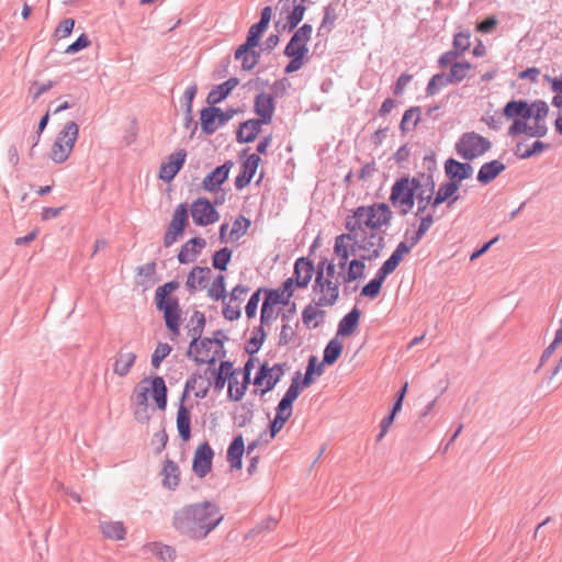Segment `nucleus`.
Segmentation results:
<instances>
[{"instance_id":"1","label":"nucleus","mask_w":562,"mask_h":562,"mask_svg":"<svg viewBox=\"0 0 562 562\" xmlns=\"http://www.w3.org/2000/svg\"><path fill=\"white\" fill-rule=\"evenodd\" d=\"M224 519L220 506L211 501L188 504L175 510L172 527L182 537L200 541Z\"/></svg>"},{"instance_id":"2","label":"nucleus","mask_w":562,"mask_h":562,"mask_svg":"<svg viewBox=\"0 0 562 562\" xmlns=\"http://www.w3.org/2000/svg\"><path fill=\"white\" fill-rule=\"evenodd\" d=\"M503 114L512 121L508 127L510 136L526 135L540 138L548 133L546 119L549 114V105L542 100L531 103L524 100L509 101L504 106Z\"/></svg>"},{"instance_id":"3","label":"nucleus","mask_w":562,"mask_h":562,"mask_svg":"<svg viewBox=\"0 0 562 562\" xmlns=\"http://www.w3.org/2000/svg\"><path fill=\"white\" fill-rule=\"evenodd\" d=\"M422 188V179L419 177L403 176L398 178L391 188L390 202L396 209H400L402 215H406L412 211L417 200L416 216L422 213V193L417 190Z\"/></svg>"},{"instance_id":"4","label":"nucleus","mask_w":562,"mask_h":562,"mask_svg":"<svg viewBox=\"0 0 562 562\" xmlns=\"http://www.w3.org/2000/svg\"><path fill=\"white\" fill-rule=\"evenodd\" d=\"M179 286L180 283L178 280H171L159 285L155 291V305L157 311L164 314V319L181 318L179 299L172 296V293L178 290Z\"/></svg>"},{"instance_id":"5","label":"nucleus","mask_w":562,"mask_h":562,"mask_svg":"<svg viewBox=\"0 0 562 562\" xmlns=\"http://www.w3.org/2000/svg\"><path fill=\"white\" fill-rule=\"evenodd\" d=\"M289 369L288 362L274 363L272 367L268 362L260 363L252 383L263 387L254 390V394L263 396L272 391Z\"/></svg>"},{"instance_id":"6","label":"nucleus","mask_w":562,"mask_h":562,"mask_svg":"<svg viewBox=\"0 0 562 562\" xmlns=\"http://www.w3.org/2000/svg\"><path fill=\"white\" fill-rule=\"evenodd\" d=\"M78 134L79 126L76 122L70 121L65 124L52 146L50 158L54 162L61 164L68 159L78 138Z\"/></svg>"},{"instance_id":"7","label":"nucleus","mask_w":562,"mask_h":562,"mask_svg":"<svg viewBox=\"0 0 562 562\" xmlns=\"http://www.w3.org/2000/svg\"><path fill=\"white\" fill-rule=\"evenodd\" d=\"M334 278L323 276L322 267L317 269L312 290L314 293L321 294L317 299H313V303L318 307L333 306L339 299V280L333 281Z\"/></svg>"},{"instance_id":"8","label":"nucleus","mask_w":562,"mask_h":562,"mask_svg":"<svg viewBox=\"0 0 562 562\" xmlns=\"http://www.w3.org/2000/svg\"><path fill=\"white\" fill-rule=\"evenodd\" d=\"M491 148V142L477 133L463 134L456 144V150L464 160H473Z\"/></svg>"},{"instance_id":"9","label":"nucleus","mask_w":562,"mask_h":562,"mask_svg":"<svg viewBox=\"0 0 562 562\" xmlns=\"http://www.w3.org/2000/svg\"><path fill=\"white\" fill-rule=\"evenodd\" d=\"M357 214L361 216L364 228L370 231H376L381 226L389 225L392 218V211L384 202L358 206Z\"/></svg>"},{"instance_id":"10","label":"nucleus","mask_w":562,"mask_h":562,"mask_svg":"<svg viewBox=\"0 0 562 562\" xmlns=\"http://www.w3.org/2000/svg\"><path fill=\"white\" fill-rule=\"evenodd\" d=\"M226 339H227V337L225 336V334L222 329L214 331L213 337H204L201 340L200 353L203 352V353L207 355L211 350V344H215L217 349L214 351L213 356L209 359L200 358L198 356L199 353H195V352H193V356L191 357V359H193V361L196 364L206 363L210 367L214 366L218 359H222L226 356V350L224 347V341Z\"/></svg>"},{"instance_id":"11","label":"nucleus","mask_w":562,"mask_h":562,"mask_svg":"<svg viewBox=\"0 0 562 562\" xmlns=\"http://www.w3.org/2000/svg\"><path fill=\"white\" fill-rule=\"evenodd\" d=\"M283 54L290 58L289 63L284 67L285 75L296 72L310 60L307 45L296 41L292 36L285 45Z\"/></svg>"},{"instance_id":"12","label":"nucleus","mask_w":562,"mask_h":562,"mask_svg":"<svg viewBox=\"0 0 562 562\" xmlns=\"http://www.w3.org/2000/svg\"><path fill=\"white\" fill-rule=\"evenodd\" d=\"M190 212L194 224L198 226H207L220 220V213L212 202L204 196L193 201Z\"/></svg>"},{"instance_id":"13","label":"nucleus","mask_w":562,"mask_h":562,"mask_svg":"<svg viewBox=\"0 0 562 562\" xmlns=\"http://www.w3.org/2000/svg\"><path fill=\"white\" fill-rule=\"evenodd\" d=\"M276 102L273 94L261 92L256 95L254 101V112L258 119H250L251 125L258 127L259 124H270L274 114Z\"/></svg>"},{"instance_id":"14","label":"nucleus","mask_w":562,"mask_h":562,"mask_svg":"<svg viewBox=\"0 0 562 562\" xmlns=\"http://www.w3.org/2000/svg\"><path fill=\"white\" fill-rule=\"evenodd\" d=\"M214 451L207 441L196 447L192 460V471L198 477L203 479L211 472Z\"/></svg>"},{"instance_id":"15","label":"nucleus","mask_w":562,"mask_h":562,"mask_svg":"<svg viewBox=\"0 0 562 562\" xmlns=\"http://www.w3.org/2000/svg\"><path fill=\"white\" fill-rule=\"evenodd\" d=\"M206 324V318L204 313L200 311H194L192 316L190 317L188 327V335L191 337V341L189 348L187 350V357L191 358L193 352L200 353L201 349V340L202 334Z\"/></svg>"},{"instance_id":"16","label":"nucleus","mask_w":562,"mask_h":562,"mask_svg":"<svg viewBox=\"0 0 562 562\" xmlns=\"http://www.w3.org/2000/svg\"><path fill=\"white\" fill-rule=\"evenodd\" d=\"M186 159L187 150L184 148H180L170 154L168 156V161L161 164L158 178L164 182H171L184 166Z\"/></svg>"},{"instance_id":"17","label":"nucleus","mask_w":562,"mask_h":562,"mask_svg":"<svg viewBox=\"0 0 562 562\" xmlns=\"http://www.w3.org/2000/svg\"><path fill=\"white\" fill-rule=\"evenodd\" d=\"M314 274H317V269L310 257H300L295 260L291 278L299 284V289H306Z\"/></svg>"},{"instance_id":"18","label":"nucleus","mask_w":562,"mask_h":562,"mask_svg":"<svg viewBox=\"0 0 562 562\" xmlns=\"http://www.w3.org/2000/svg\"><path fill=\"white\" fill-rule=\"evenodd\" d=\"M456 59L457 53L454 52H448L440 58V65L442 67L451 66L450 74L447 75L450 83L462 81L471 71V65L469 63H457Z\"/></svg>"},{"instance_id":"19","label":"nucleus","mask_w":562,"mask_h":562,"mask_svg":"<svg viewBox=\"0 0 562 562\" xmlns=\"http://www.w3.org/2000/svg\"><path fill=\"white\" fill-rule=\"evenodd\" d=\"M254 366H255V358H249L245 362L244 368L241 370L243 375H245V381H243L240 386H238L236 389L235 393L233 392V387L238 384L237 378L235 375H231L229 379H227V382H228L227 397L229 401L238 402L244 397V395L248 389V385L251 382L250 374L254 369Z\"/></svg>"},{"instance_id":"20","label":"nucleus","mask_w":562,"mask_h":562,"mask_svg":"<svg viewBox=\"0 0 562 562\" xmlns=\"http://www.w3.org/2000/svg\"><path fill=\"white\" fill-rule=\"evenodd\" d=\"M234 162L226 160L223 165L217 166L209 172L202 181V188L207 192H214L228 179L229 171Z\"/></svg>"},{"instance_id":"21","label":"nucleus","mask_w":562,"mask_h":562,"mask_svg":"<svg viewBox=\"0 0 562 562\" xmlns=\"http://www.w3.org/2000/svg\"><path fill=\"white\" fill-rule=\"evenodd\" d=\"M260 162L261 158L258 154H250L246 160L241 162L240 171L234 182L237 190H243L250 184Z\"/></svg>"},{"instance_id":"22","label":"nucleus","mask_w":562,"mask_h":562,"mask_svg":"<svg viewBox=\"0 0 562 562\" xmlns=\"http://www.w3.org/2000/svg\"><path fill=\"white\" fill-rule=\"evenodd\" d=\"M206 240L202 237H193L184 243L179 252L178 260L181 265H186L195 260V257L201 254V251L205 248Z\"/></svg>"},{"instance_id":"23","label":"nucleus","mask_w":562,"mask_h":562,"mask_svg":"<svg viewBox=\"0 0 562 562\" xmlns=\"http://www.w3.org/2000/svg\"><path fill=\"white\" fill-rule=\"evenodd\" d=\"M239 85V79L237 77H231L226 81L215 86L206 97V103L209 105L216 106L218 103L224 101Z\"/></svg>"},{"instance_id":"24","label":"nucleus","mask_w":562,"mask_h":562,"mask_svg":"<svg viewBox=\"0 0 562 562\" xmlns=\"http://www.w3.org/2000/svg\"><path fill=\"white\" fill-rule=\"evenodd\" d=\"M246 447L241 434L236 435L227 448L226 459L233 470H240Z\"/></svg>"},{"instance_id":"25","label":"nucleus","mask_w":562,"mask_h":562,"mask_svg":"<svg viewBox=\"0 0 562 562\" xmlns=\"http://www.w3.org/2000/svg\"><path fill=\"white\" fill-rule=\"evenodd\" d=\"M218 106L207 105L200 111V125L204 135L209 136L216 132L218 127Z\"/></svg>"},{"instance_id":"26","label":"nucleus","mask_w":562,"mask_h":562,"mask_svg":"<svg viewBox=\"0 0 562 562\" xmlns=\"http://www.w3.org/2000/svg\"><path fill=\"white\" fill-rule=\"evenodd\" d=\"M345 228L347 229V233H342L336 236V240L346 243V239H353L355 236H361L362 234H366L362 218L357 214V207L352 211L351 215H348L345 218Z\"/></svg>"},{"instance_id":"27","label":"nucleus","mask_w":562,"mask_h":562,"mask_svg":"<svg viewBox=\"0 0 562 562\" xmlns=\"http://www.w3.org/2000/svg\"><path fill=\"white\" fill-rule=\"evenodd\" d=\"M345 270V272L340 271L337 273V279H341L344 284H349L363 278L366 271V258L359 257L351 259Z\"/></svg>"},{"instance_id":"28","label":"nucleus","mask_w":562,"mask_h":562,"mask_svg":"<svg viewBox=\"0 0 562 562\" xmlns=\"http://www.w3.org/2000/svg\"><path fill=\"white\" fill-rule=\"evenodd\" d=\"M445 171L450 181L459 184L462 180L472 175L473 168L469 164L460 162L450 158L445 164Z\"/></svg>"},{"instance_id":"29","label":"nucleus","mask_w":562,"mask_h":562,"mask_svg":"<svg viewBox=\"0 0 562 562\" xmlns=\"http://www.w3.org/2000/svg\"><path fill=\"white\" fill-rule=\"evenodd\" d=\"M136 359L135 352L125 351V346L122 347L115 356L113 372L121 378L126 376L135 364Z\"/></svg>"},{"instance_id":"30","label":"nucleus","mask_w":562,"mask_h":562,"mask_svg":"<svg viewBox=\"0 0 562 562\" xmlns=\"http://www.w3.org/2000/svg\"><path fill=\"white\" fill-rule=\"evenodd\" d=\"M361 311L355 306L338 323L337 336L349 337L359 326Z\"/></svg>"},{"instance_id":"31","label":"nucleus","mask_w":562,"mask_h":562,"mask_svg":"<svg viewBox=\"0 0 562 562\" xmlns=\"http://www.w3.org/2000/svg\"><path fill=\"white\" fill-rule=\"evenodd\" d=\"M177 429L179 432V437L183 442H187L191 439V411L189 407L184 405V403H180L177 412Z\"/></svg>"},{"instance_id":"32","label":"nucleus","mask_w":562,"mask_h":562,"mask_svg":"<svg viewBox=\"0 0 562 562\" xmlns=\"http://www.w3.org/2000/svg\"><path fill=\"white\" fill-rule=\"evenodd\" d=\"M161 474L164 475V486L175 491L180 483V469L178 464L175 461L167 459L164 462Z\"/></svg>"},{"instance_id":"33","label":"nucleus","mask_w":562,"mask_h":562,"mask_svg":"<svg viewBox=\"0 0 562 562\" xmlns=\"http://www.w3.org/2000/svg\"><path fill=\"white\" fill-rule=\"evenodd\" d=\"M151 395L159 409L165 411L167 406L168 389L162 376L156 375L150 380Z\"/></svg>"},{"instance_id":"34","label":"nucleus","mask_w":562,"mask_h":562,"mask_svg":"<svg viewBox=\"0 0 562 562\" xmlns=\"http://www.w3.org/2000/svg\"><path fill=\"white\" fill-rule=\"evenodd\" d=\"M251 123L252 122H250V119L239 123L237 131H236L237 143H239V144L251 143L260 134L261 126L263 124H259L258 127H255V125H251Z\"/></svg>"},{"instance_id":"35","label":"nucleus","mask_w":562,"mask_h":562,"mask_svg":"<svg viewBox=\"0 0 562 562\" xmlns=\"http://www.w3.org/2000/svg\"><path fill=\"white\" fill-rule=\"evenodd\" d=\"M504 169L505 165L499 160H492L486 162L480 168L477 180L483 184H487L493 181Z\"/></svg>"},{"instance_id":"36","label":"nucleus","mask_w":562,"mask_h":562,"mask_svg":"<svg viewBox=\"0 0 562 562\" xmlns=\"http://www.w3.org/2000/svg\"><path fill=\"white\" fill-rule=\"evenodd\" d=\"M211 274V269L209 267H200L195 266L189 272L186 281V286L191 294L195 293L196 285L194 284V276H198V284L201 286H205V283L209 281Z\"/></svg>"},{"instance_id":"37","label":"nucleus","mask_w":562,"mask_h":562,"mask_svg":"<svg viewBox=\"0 0 562 562\" xmlns=\"http://www.w3.org/2000/svg\"><path fill=\"white\" fill-rule=\"evenodd\" d=\"M342 350L344 345L338 338L330 339L324 349L322 364H334L340 358Z\"/></svg>"},{"instance_id":"38","label":"nucleus","mask_w":562,"mask_h":562,"mask_svg":"<svg viewBox=\"0 0 562 562\" xmlns=\"http://www.w3.org/2000/svg\"><path fill=\"white\" fill-rule=\"evenodd\" d=\"M422 120V109L419 106H412L407 109L400 123V130L403 134L414 130Z\"/></svg>"},{"instance_id":"39","label":"nucleus","mask_w":562,"mask_h":562,"mask_svg":"<svg viewBox=\"0 0 562 562\" xmlns=\"http://www.w3.org/2000/svg\"><path fill=\"white\" fill-rule=\"evenodd\" d=\"M266 338L267 333L265 330L263 325L260 324L259 326L254 328L251 337L249 338L248 344L245 348L246 352L250 356V358H254L252 356L259 351Z\"/></svg>"},{"instance_id":"40","label":"nucleus","mask_w":562,"mask_h":562,"mask_svg":"<svg viewBox=\"0 0 562 562\" xmlns=\"http://www.w3.org/2000/svg\"><path fill=\"white\" fill-rule=\"evenodd\" d=\"M103 536L111 540H123L126 529L121 521H102L100 524Z\"/></svg>"},{"instance_id":"41","label":"nucleus","mask_w":562,"mask_h":562,"mask_svg":"<svg viewBox=\"0 0 562 562\" xmlns=\"http://www.w3.org/2000/svg\"><path fill=\"white\" fill-rule=\"evenodd\" d=\"M340 0H333L326 7H324L323 20H322L321 26L318 27V32H317L318 36L322 35L323 30H326V32L329 33L333 30V27L335 26V22L338 19V14L336 12L335 5Z\"/></svg>"},{"instance_id":"42","label":"nucleus","mask_w":562,"mask_h":562,"mask_svg":"<svg viewBox=\"0 0 562 562\" xmlns=\"http://www.w3.org/2000/svg\"><path fill=\"white\" fill-rule=\"evenodd\" d=\"M233 250L228 247H223L218 250H216L212 257V267L220 271H226L227 266L232 260Z\"/></svg>"},{"instance_id":"43","label":"nucleus","mask_w":562,"mask_h":562,"mask_svg":"<svg viewBox=\"0 0 562 562\" xmlns=\"http://www.w3.org/2000/svg\"><path fill=\"white\" fill-rule=\"evenodd\" d=\"M169 224L170 226L186 231L189 225V209L187 203H181L176 207Z\"/></svg>"},{"instance_id":"44","label":"nucleus","mask_w":562,"mask_h":562,"mask_svg":"<svg viewBox=\"0 0 562 562\" xmlns=\"http://www.w3.org/2000/svg\"><path fill=\"white\" fill-rule=\"evenodd\" d=\"M207 295L215 300L224 301L227 296L226 288H225V276L218 274L214 278L211 286L207 290Z\"/></svg>"},{"instance_id":"45","label":"nucleus","mask_w":562,"mask_h":562,"mask_svg":"<svg viewBox=\"0 0 562 562\" xmlns=\"http://www.w3.org/2000/svg\"><path fill=\"white\" fill-rule=\"evenodd\" d=\"M384 280L376 273L366 285L362 286L360 295L371 300L376 299L380 295Z\"/></svg>"},{"instance_id":"46","label":"nucleus","mask_w":562,"mask_h":562,"mask_svg":"<svg viewBox=\"0 0 562 562\" xmlns=\"http://www.w3.org/2000/svg\"><path fill=\"white\" fill-rule=\"evenodd\" d=\"M250 226L251 221L248 217H245L244 215L237 216L233 223V227L229 233L231 240L239 239L243 235L247 233Z\"/></svg>"},{"instance_id":"47","label":"nucleus","mask_w":562,"mask_h":562,"mask_svg":"<svg viewBox=\"0 0 562 562\" xmlns=\"http://www.w3.org/2000/svg\"><path fill=\"white\" fill-rule=\"evenodd\" d=\"M265 293L263 301H266L267 304H272L273 306L281 304V305H289L291 300H288V296L283 293V291L280 289H268L265 288L262 290Z\"/></svg>"},{"instance_id":"48","label":"nucleus","mask_w":562,"mask_h":562,"mask_svg":"<svg viewBox=\"0 0 562 562\" xmlns=\"http://www.w3.org/2000/svg\"><path fill=\"white\" fill-rule=\"evenodd\" d=\"M459 187L460 186L457 182H452V181H449V182L442 184L438 189L437 194H436L435 199L432 200V205L437 206L440 203L448 200L450 196H452L459 190Z\"/></svg>"},{"instance_id":"49","label":"nucleus","mask_w":562,"mask_h":562,"mask_svg":"<svg viewBox=\"0 0 562 562\" xmlns=\"http://www.w3.org/2000/svg\"><path fill=\"white\" fill-rule=\"evenodd\" d=\"M305 2H300L299 4L294 5V8L289 12L286 20H288V31L292 32L296 29V26L301 23V21L304 18L306 7L304 4Z\"/></svg>"},{"instance_id":"50","label":"nucleus","mask_w":562,"mask_h":562,"mask_svg":"<svg viewBox=\"0 0 562 562\" xmlns=\"http://www.w3.org/2000/svg\"><path fill=\"white\" fill-rule=\"evenodd\" d=\"M150 548L153 553L164 562H172L176 559V549L171 546L154 542Z\"/></svg>"},{"instance_id":"51","label":"nucleus","mask_w":562,"mask_h":562,"mask_svg":"<svg viewBox=\"0 0 562 562\" xmlns=\"http://www.w3.org/2000/svg\"><path fill=\"white\" fill-rule=\"evenodd\" d=\"M544 79L550 82L551 89L555 93L552 98V104L562 110V75L560 77L544 76Z\"/></svg>"},{"instance_id":"52","label":"nucleus","mask_w":562,"mask_h":562,"mask_svg":"<svg viewBox=\"0 0 562 562\" xmlns=\"http://www.w3.org/2000/svg\"><path fill=\"white\" fill-rule=\"evenodd\" d=\"M172 351V347L167 342H158L151 355V366L158 369L166 357Z\"/></svg>"},{"instance_id":"53","label":"nucleus","mask_w":562,"mask_h":562,"mask_svg":"<svg viewBox=\"0 0 562 562\" xmlns=\"http://www.w3.org/2000/svg\"><path fill=\"white\" fill-rule=\"evenodd\" d=\"M449 83V78L447 77L446 74H438L434 76L429 81L427 86V94L435 95L443 88H446Z\"/></svg>"},{"instance_id":"54","label":"nucleus","mask_w":562,"mask_h":562,"mask_svg":"<svg viewBox=\"0 0 562 562\" xmlns=\"http://www.w3.org/2000/svg\"><path fill=\"white\" fill-rule=\"evenodd\" d=\"M334 254L338 257V268L345 270L350 263V256L348 255L346 243L335 239Z\"/></svg>"},{"instance_id":"55","label":"nucleus","mask_w":562,"mask_h":562,"mask_svg":"<svg viewBox=\"0 0 562 562\" xmlns=\"http://www.w3.org/2000/svg\"><path fill=\"white\" fill-rule=\"evenodd\" d=\"M268 25L261 22H256L252 24L247 33L246 40H248L250 43H252L256 46H259L260 40L265 32L268 30Z\"/></svg>"},{"instance_id":"56","label":"nucleus","mask_w":562,"mask_h":562,"mask_svg":"<svg viewBox=\"0 0 562 562\" xmlns=\"http://www.w3.org/2000/svg\"><path fill=\"white\" fill-rule=\"evenodd\" d=\"M544 148H546V144L540 140L535 142L531 147H526V146L519 144V145H517L516 154L520 158L526 159V158L531 157L532 155L540 154Z\"/></svg>"},{"instance_id":"57","label":"nucleus","mask_w":562,"mask_h":562,"mask_svg":"<svg viewBox=\"0 0 562 562\" xmlns=\"http://www.w3.org/2000/svg\"><path fill=\"white\" fill-rule=\"evenodd\" d=\"M241 413L235 417V423L238 427H245L250 424L254 418V409L251 403H243L240 405Z\"/></svg>"},{"instance_id":"58","label":"nucleus","mask_w":562,"mask_h":562,"mask_svg":"<svg viewBox=\"0 0 562 562\" xmlns=\"http://www.w3.org/2000/svg\"><path fill=\"white\" fill-rule=\"evenodd\" d=\"M265 288H258L252 294L250 295L246 306H245V313L246 316L251 319L255 318L257 315V308L260 301V295L263 292Z\"/></svg>"},{"instance_id":"59","label":"nucleus","mask_w":562,"mask_h":562,"mask_svg":"<svg viewBox=\"0 0 562 562\" xmlns=\"http://www.w3.org/2000/svg\"><path fill=\"white\" fill-rule=\"evenodd\" d=\"M198 92V86L196 83L191 85L188 87L181 98V106L184 110V114H191L192 113V104L193 100Z\"/></svg>"},{"instance_id":"60","label":"nucleus","mask_w":562,"mask_h":562,"mask_svg":"<svg viewBox=\"0 0 562 562\" xmlns=\"http://www.w3.org/2000/svg\"><path fill=\"white\" fill-rule=\"evenodd\" d=\"M278 525V520L273 517H268L263 519L261 522L257 524L251 530H249L247 537L254 538L255 536L263 532V531H270L276 528Z\"/></svg>"},{"instance_id":"61","label":"nucleus","mask_w":562,"mask_h":562,"mask_svg":"<svg viewBox=\"0 0 562 562\" xmlns=\"http://www.w3.org/2000/svg\"><path fill=\"white\" fill-rule=\"evenodd\" d=\"M56 82L53 80H49L46 83L40 85L37 81H33L30 87V93L32 94V101L36 102L38 98L50 90L53 87H55Z\"/></svg>"},{"instance_id":"62","label":"nucleus","mask_w":562,"mask_h":562,"mask_svg":"<svg viewBox=\"0 0 562 562\" xmlns=\"http://www.w3.org/2000/svg\"><path fill=\"white\" fill-rule=\"evenodd\" d=\"M362 239L366 245L364 251H370L371 248H376L378 245L384 244V237L375 231H371L370 233L366 231V234H362Z\"/></svg>"},{"instance_id":"63","label":"nucleus","mask_w":562,"mask_h":562,"mask_svg":"<svg viewBox=\"0 0 562 562\" xmlns=\"http://www.w3.org/2000/svg\"><path fill=\"white\" fill-rule=\"evenodd\" d=\"M75 27V20L71 18L64 19L54 32V36L57 38L67 37L71 34Z\"/></svg>"},{"instance_id":"64","label":"nucleus","mask_w":562,"mask_h":562,"mask_svg":"<svg viewBox=\"0 0 562 562\" xmlns=\"http://www.w3.org/2000/svg\"><path fill=\"white\" fill-rule=\"evenodd\" d=\"M290 88L291 82L288 78H281L279 80H276L270 87L272 91L271 94H273V99L284 97Z\"/></svg>"}]
</instances>
